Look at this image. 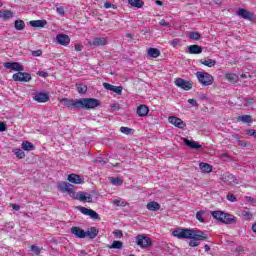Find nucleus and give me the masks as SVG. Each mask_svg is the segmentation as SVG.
Instances as JSON below:
<instances>
[{
	"instance_id": "obj_1",
	"label": "nucleus",
	"mask_w": 256,
	"mask_h": 256,
	"mask_svg": "<svg viewBox=\"0 0 256 256\" xmlns=\"http://www.w3.org/2000/svg\"><path fill=\"white\" fill-rule=\"evenodd\" d=\"M172 235L173 237H177V239H190V247H199L200 241H205V239H209L207 233L201 230L193 229L178 228L172 232Z\"/></svg>"
},
{
	"instance_id": "obj_2",
	"label": "nucleus",
	"mask_w": 256,
	"mask_h": 256,
	"mask_svg": "<svg viewBox=\"0 0 256 256\" xmlns=\"http://www.w3.org/2000/svg\"><path fill=\"white\" fill-rule=\"evenodd\" d=\"M58 101L68 109H95V107H99V100L95 98H80L77 100L59 98Z\"/></svg>"
},
{
	"instance_id": "obj_3",
	"label": "nucleus",
	"mask_w": 256,
	"mask_h": 256,
	"mask_svg": "<svg viewBox=\"0 0 256 256\" xmlns=\"http://www.w3.org/2000/svg\"><path fill=\"white\" fill-rule=\"evenodd\" d=\"M58 190L61 193H66L69 197L76 199L77 201H85L86 203L93 202V196H91V194L83 191L75 192V186L68 182H60L58 184Z\"/></svg>"
},
{
	"instance_id": "obj_4",
	"label": "nucleus",
	"mask_w": 256,
	"mask_h": 256,
	"mask_svg": "<svg viewBox=\"0 0 256 256\" xmlns=\"http://www.w3.org/2000/svg\"><path fill=\"white\" fill-rule=\"evenodd\" d=\"M196 77L199 83H201V85H204V87H209V85H213V75L207 72H196Z\"/></svg>"
},
{
	"instance_id": "obj_5",
	"label": "nucleus",
	"mask_w": 256,
	"mask_h": 256,
	"mask_svg": "<svg viewBox=\"0 0 256 256\" xmlns=\"http://www.w3.org/2000/svg\"><path fill=\"white\" fill-rule=\"evenodd\" d=\"M151 243V238L143 234L136 236V244L142 249H147L151 245Z\"/></svg>"
},
{
	"instance_id": "obj_6",
	"label": "nucleus",
	"mask_w": 256,
	"mask_h": 256,
	"mask_svg": "<svg viewBox=\"0 0 256 256\" xmlns=\"http://www.w3.org/2000/svg\"><path fill=\"white\" fill-rule=\"evenodd\" d=\"M176 87L183 89L184 91H191L193 89V84L183 78H176L174 81Z\"/></svg>"
},
{
	"instance_id": "obj_7",
	"label": "nucleus",
	"mask_w": 256,
	"mask_h": 256,
	"mask_svg": "<svg viewBox=\"0 0 256 256\" xmlns=\"http://www.w3.org/2000/svg\"><path fill=\"white\" fill-rule=\"evenodd\" d=\"M12 79L14 81H19L20 83H29L31 81V74L27 72H18L13 74Z\"/></svg>"
},
{
	"instance_id": "obj_8",
	"label": "nucleus",
	"mask_w": 256,
	"mask_h": 256,
	"mask_svg": "<svg viewBox=\"0 0 256 256\" xmlns=\"http://www.w3.org/2000/svg\"><path fill=\"white\" fill-rule=\"evenodd\" d=\"M220 179L225 185H239V179L233 174H223Z\"/></svg>"
},
{
	"instance_id": "obj_9",
	"label": "nucleus",
	"mask_w": 256,
	"mask_h": 256,
	"mask_svg": "<svg viewBox=\"0 0 256 256\" xmlns=\"http://www.w3.org/2000/svg\"><path fill=\"white\" fill-rule=\"evenodd\" d=\"M168 122L178 129H185V127H187V124L181 118L176 116H169Z\"/></svg>"
},
{
	"instance_id": "obj_10",
	"label": "nucleus",
	"mask_w": 256,
	"mask_h": 256,
	"mask_svg": "<svg viewBox=\"0 0 256 256\" xmlns=\"http://www.w3.org/2000/svg\"><path fill=\"white\" fill-rule=\"evenodd\" d=\"M109 41L105 37H96L93 41H88L89 47H105Z\"/></svg>"
},
{
	"instance_id": "obj_11",
	"label": "nucleus",
	"mask_w": 256,
	"mask_h": 256,
	"mask_svg": "<svg viewBox=\"0 0 256 256\" xmlns=\"http://www.w3.org/2000/svg\"><path fill=\"white\" fill-rule=\"evenodd\" d=\"M3 65L5 69H10V71H17L18 73H20V71H25V67L19 62H6Z\"/></svg>"
},
{
	"instance_id": "obj_12",
	"label": "nucleus",
	"mask_w": 256,
	"mask_h": 256,
	"mask_svg": "<svg viewBox=\"0 0 256 256\" xmlns=\"http://www.w3.org/2000/svg\"><path fill=\"white\" fill-rule=\"evenodd\" d=\"M67 181H69V183H73L74 185H83L85 183V179H83V177H81L79 174H69Z\"/></svg>"
},
{
	"instance_id": "obj_13",
	"label": "nucleus",
	"mask_w": 256,
	"mask_h": 256,
	"mask_svg": "<svg viewBox=\"0 0 256 256\" xmlns=\"http://www.w3.org/2000/svg\"><path fill=\"white\" fill-rule=\"evenodd\" d=\"M78 211L82 213L83 215H87L91 219H99V214L95 212L93 209H88L86 207H79Z\"/></svg>"
},
{
	"instance_id": "obj_14",
	"label": "nucleus",
	"mask_w": 256,
	"mask_h": 256,
	"mask_svg": "<svg viewBox=\"0 0 256 256\" xmlns=\"http://www.w3.org/2000/svg\"><path fill=\"white\" fill-rule=\"evenodd\" d=\"M56 41L59 45H63V47H67L69 43H71V38L66 34H58L56 36Z\"/></svg>"
},
{
	"instance_id": "obj_15",
	"label": "nucleus",
	"mask_w": 256,
	"mask_h": 256,
	"mask_svg": "<svg viewBox=\"0 0 256 256\" xmlns=\"http://www.w3.org/2000/svg\"><path fill=\"white\" fill-rule=\"evenodd\" d=\"M72 235L76 237V239H85V230H83L81 227L73 226L70 230Z\"/></svg>"
},
{
	"instance_id": "obj_16",
	"label": "nucleus",
	"mask_w": 256,
	"mask_h": 256,
	"mask_svg": "<svg viewBox=\"0 0 256 256\" xmlns=\"http://www.w3.org/2000/svg\"><path fill=\"white\" fill-rule=\"evenodd\" d=\"M103 87L108 91H113V93H117V95H121V93H123V86H113L112 84L104 82Z\"/></svg>"
},
{
	"instance_id": "obj_17",
	"label": "nucleus",
	"mask_w": 256,
	"mask_h": 256,
	"mask_svg": "<svg viewBox=\"0 0 256 256\" xmlns=\"http://www.w3.org/2000/svg\"><path fill=\"white\" fill-rule=\"evenodd\" d=\"M33 99L37 101V103H47V101H49V94L39 92L34 95Z\"/></svg>"
},
{
	"instance_id": "obj_18",
	"label": "nucleus",
	"mask_w": 256,
	"mask_h": 256,
	"mask_svg": "<svg viewBox=\"0 0 256 256\" xmlns=\"http://www.w3.org/2000/svg\"><path fill=\"white\" fill-rule=\"evenodd\" d=\"M236 221L237 217L233 216V214L224 213L221 223H224L225 225H233V223H236Z\"/></svg>"
},
{
	"instance_id": "obj_19",
	"label": "nucleus",
	"mask_w": 256,
	"mask_h": 256,
	"mask_svg": "<svg viewBox=\"0 0 256 256\" xmlns=\"http://www.w3.org/2000/svg\"><path fill=\"white\" fill-rule=\"evenodd\" d=\"M236 15H238V17H242V19H247L248 21L253 19V14L243 8L238 9Z\"/></svg>"
},
{
	"instance_id": "obj_20",
	"label": "nucleus",
	"mask_w": 256,
	"mask_h": 256,
	"mask_svg": "<svg viewBox=\"0 0 256 256\" xmlns=\"http://www.w3.org/2000/svg\"><path fill=\"white\" fill-rule=\"evenodd\" d=\"M15 14L11 10H0V19L2 21H9V19H13Z\"/></svg>"
},
{
	"instance_id": "obj_21",
	"label": "nucleus",
	"mask_w": 256,
	"mask_h": 256,
	"mask_svg": "<svg viewBox=\"0 0 256 256\" xmlns=\"http://www.w3.org/2000/svg\"><path fill=\"white\" fill-rule=\"evenodd\" d=\"M239 215L242 217V219H244V221H251V219H253V214L248 208L240 210Z\"/></svg>"
},
{
	"instance_id": "obj_22",
	"label": "nucleus",
	"mask_w": 256,
	"mask_h": 256,
	"mask_svg": "<svg viewBox=\"0 0 256 256\" xmlns=\"http://www.w3.org/2000/svg\"><path fill=\"white\" fill-rule=\"evenodd\" d=\"M99 235V230L96 227L88 228L87 231H85V237H88V239H95Z\"/></svg>"
},
{
	"instance_id": "obj_23",
	"label": "nucleus",
	"mask_w": 256,
	"mask_h": 256,
	"mask_svg": "<svg viewBox=\"0 0 256 256\" xmlns=\"http://www.w3.org/2000/svg\"><path fill=\"white\" fill-rule=\"evenodd\" d=\"M136 113L139 117H147V115H149V107H147V105H140L138 106Z\"/></svg>"
},
{
	"instance_id": "obj_24",
	"label": "nucleus",
	"mask_w": 256,
	"mask_h": 256,
	"mask_svg": "<svg viewBox=\"0 0 256 256\" xmlns=\"http://www.w3.org/2000/svg\"><path fill=\"white\" fill-rule=\"evenodd\" d=\"M188 51L191 55H199L201 53H203V48L199 45H190L188 47Z\"/></svg>"
},
{
	"instance_id": "obj_25",
	"label": "nucleus",
	"mask_w": 256,
	"mask_h": 256,
	"mask_svg": "<svg viewBox=\"0 0 256 256\" xmlns=\"http://www.w3.org/2000/svg\"><path fill=\"white\" fill-rule=\"evenodd\" d=\"M146 209H148V211H159V209H161V204L158 202L152 201L146 205Z\"/></svg>"
},
{
	"instance_id": "obj_26",
	"label": "nucleus",
	"mask_w": 256,
	"mask_h": 256,
	"mask_svg": "<svg viewBox=\"0 0 256 256\" xmlns=\"http://www.w3.org/2000/svg\"><path fill=\"white\" fill-rule=\"evenodd\" d=\"M184 143L185 145H187V147H190L191 149H201V145L196 141L185 138Z\"/></svg>"
},
{
	"instance_id": "obj_27",
	"label": "nucleus",
	"mask_w": 256,
	"mask_h": 256,
	"mask_svg": "<svg viewBox=\"0 0 256 256\" xmlns=\"http://www.w3.org/2000/svg\"><path fill=\"white\" fill-rule=\"evenodd\" d=\"M211 215L214 219H216V221H219L221 223V221H223V217L225 215V212L220 211V210H216V211H212Z\"/></svg>"
},
{
	"instance_id": "obj_28",
	"label": "nucleus",
	"mask_w": 256,
	"mask_h": 256,
	"mask_svg": "<svg viewBox=\"0 0 256 256\" xmlns=\"http://www.w3.org/2000/svg\"><path fill=\"white\" fill-rule=\"evenodd\" d=\"M148 57H152L153 59H157L159 55H161V51L157 48H149L147 51Z\"/></svg>"
},
{
	"instance_id": "obj_29",
	"label": "nucleus",
	"mask_w": 256,
	"mask_h": 256,
	"mask_svg": "<svg viewBox=\"0 0 256 256\" xmlns=\"http://www.w3.org/2000/svg\"><path fill=\"white\" fill-rule=\"evenodd\" d=\"M23 151H35V145L29 141H24L22 142L21 145Z\"/></svg>"
},
{
	"instance_id": "obj_30",
	"label": "nucleus",
	"mask_w": 256,
	"mask_h": 256,
	"mask_svg": "<svg viewBox=\"0 0 256 256\" xmlns=\"http://www.w3.org/2000/svg\"><path fill=\"white\" fill-rule=\"evenodd\" d=\"M225 79L230 83H237V81H239V76L235 73H227L225 74Z\"/></svg>"
},
{
	"instance_id": "obj_31",
	"label": "nucleus",
	"mask_w": 256,
	"mask_h": 256,
	"mask_svg": "<svg viewBox=\"0 0 256 256\" xmlns=\"http://www.w3.org/2000/svg\"><path fill=\"white\" fill-rule=\"evenodd\" d=\"M31 27H45L47 25V20H32L30 21Z\"/></svg>"
},
{
	"instance_id": "obj_32",
	"label": "nucleus",
	"mask_w": 256,
	"mask_h": 256,
	"mask_svg": "<svg viewBox=\"0 0 256 256\" xmlns=\"http://www.w3.org/2000/svg\"><path fill=\"white\" fill-rule=\"evenodd\" d=\"M201 65H205V67H215L217 65V61L213 59H205V60H200Z\"/></svg>"
},
{
	"instance_id": "obj_33",
	"label": "nucleus",
	"mask_w": 256,
	"mask_h": 256,
	"mask_svg": "<svg viewBox=\"0 0 256 256\" xmlns=\"http://www.w3.org/2000/svg\"><path fill=\"white\" fill-rule=\"evenodd\" d=\"M131 7H136V9H141L144 5L143 0H128Z\"/></svg>"
},
{
	"instance_id": "obj_34",
	"label": "nucleus",
	"mask_w": 256,
	"mask_h": 256,
	"mask_svg": "<svg viewBox=\"0 0 256 256\" xmlns=\"http://www.w3.org/2000/svg\"><path fill=\"white\" fill-rule=\"evenodd\" d=\"M200 169L202 173H211L213 171V167L207 163H200Z\"/></svg>"
},
{
	"instance_id": "obj_35",
	"label": "nucleus",
	"mask_w": 256,
	"mask_h": 256,
	"mask_svg": "<svg viewBox=\"0 0 256 256\" xmlns=\"http://www.w3.org/2000/svg\"><path fill=\"white\" fill-rule=\"evenodd\" d=\"M14 27L17 31H23V29H25V22L23 20H16Z\"/></svg>"
},
{
	"instance_id": "obj_36",
	"label": "nucleus",
	"mask_w": 256,
	"mask_h": 256,
	"mask_svg": "<svg viewBox=\"0 0 256 256\" xmlns=\"http://www.w3.org/2000/svg\"><path fill=\"white\" fill-rule=\"evenodd\" d=\"M238 121H242V123H253V118H251V115H242L238 117Z\"/></svg>"
},
{
	"instance_id": "obj_37",
	"label": "nucleus",
	"mask_w": 256,
	"mask_h": 256,
	"mask_svg": "<svg viewBox=\"0 0 256 256\" xmlns=\"http://www.w3.org/2000/svg\"><path fill=\"white\" fill-rule=\"evenodd\" d=\"M188 37L193 41H199L201 39V34L198 32H188Z\"/></svg>"
},
{
	"instance_id": "obj_38",
	"label": "nucleus",
	"mask_w": 256,
	"mask_h": 256,
	"mask_svg": "<svg viewBox=\"0 0 256 256\" xmlns=\"http://www.w3.org/2000/svg\"><path fill=\"white\" fill-rule=\"evenodd\" d=\"M76 89L78 93L85 94L87 93V85L85 84H76Z\"/></svg>"
},
{
	"instance_id": "obj_39",
	"label": "nucleus",
	"mask_w": 256,
	"mask_h": 256,
	"mask_svg": "<svg viewBox=\"0 0 256 256\" xmlns=\"http://www.w3.org/2000/svg\"><path fill=\"white\" fill-rule=\"evenodd\" d=\"M13 152L15 153L18 159H25V152L21 149H14Z\"/></svg>"
},
{
	"instance_id": "obj_40",
	"label": "nucleus",
	"mask_w": 256,
	"mask_h": 256,
	"mask_svg": "<svg viewBox=\"0 0 256 256\" xmlns=\"http://www.w3.org/2000/svg\"><path fill=\"white\" fill-rule=\"evenodd\" d=\"M112 185H115L116 187H119L123 185V179L121 178H111Z\"/></svg>"
},
{
	"instance_id": "obj_41",
	"label": "nucleus",
	"mask_w": 256,
	"mask_h": 256,
	"mask_svg": "<svg viewBox=\"0 0 256 256\" xmlns=\"http://www.w3.org/2000/svg\"><path fill=\"white\" fill-rule=\"evenodd\" d=\"M123 247V242L121 241H114L110 246V249H121Z\"/></svg>"
},
{
	"instance_id": "obj_42",
	"label": "nucleus",
	"mask_w": 256,
	"mask_h": 256,
	"mask_svg": "<svg viewBox=\"0 0 256 256\" xmlns=\"http://www.w3.org/2000/svg\"><path fill=\"white\" fill-rule=\"evenodd\" d=\"M133 129L129 128V127H125V126H122L120 128V132L123 133L124 135H131Z\"/></svg>"
},
{
	"instance_id": "obj_43",
	"label": "nucleus",
	"mask_w": 256,
	"mask_h": 256,
	"mask_svg": "<svg viewBox=\"0 0 256 256\" xmlns=\"http://www.w3.org/2000/svg\"><path fill=\"white\" fill-rule=\"evenodd\" d=\"M203 215H205V211L200 210L196 213V219L200 221V223H203L205 219H203Z\"/></svg>"
},
{
	"instance_id": "obj_44",
	"label": "nucleus",
	"mask_w": 256,
	"mask_h": 256,
	"mask_svg": "<svg viewBox=\"0 0 256 256\" xmlns=\"http://www.w3.org/2000/svg\"><path fill=\"white\" fill-rule=\"evenodd\" d=\"M113 205H115L116 207H125V205H127V203L125 201H121V200H113Z\"/></svg>"
},
{
	"instance_id": "obj_45",
	"label": "nucleus",
	"mask_w": 256,
	"mask_h": 256,
	"mask_svg": "<svg viewBox=\"0 0 256 256\" xmlns=\"http://www.w3.org/2000/svg\"><path fill=\"white\" fill-rule=\"evenodd\" d=\"M56 12L58 13V15H60V17H64L65 16V8H63L62 6L58 7L56 9Z\"/></svg>"
},
{
	"instance_id": "obj_46",
	"label": "nucleus",
	"mask_w": 256,
	"mask_h": 256,
	"mask_svg": "<svg viewBox=\"0 0 256 256\" xmlns=\"http://www.w3.org/2000/svg\"><path fill=\"white\" fill-rule=\"evenodd\" d=\"M31 251H33V253H35V255H39V253H41V249H39L37 246L32 245L31 246Z\"/></svg>"
},
{
	"instance_id": "obj_47",
	"label": "nucleus",
	"mask_w": 256,
	"mask_h": 256,
	"mask_svg": "<svg viewBox=\"0 0 256 256\" xmlns=\"http://www.w3.org/2000/svg\"><path fill=\"white\" fill-rule=\"evenodd\" d=\"M180 44H181V40L179 38L173 39L171 41L172 47H177V45H180Z\"/></svg>"
},
{
	"instance_id": "obj_48",
	"label": "nucleus",
	"mask_w": 256,
	"mask_h": 256,
	"mask_svg": "<svg viewBox=\"0 0 256 256\" xmlns=\"http://www.w3.org/2000/svg\"><path fill=\"white\" fill-rule=\"evenodd\" d=\"M32 55H33V57H41V55H43V51L34 50V51H32Z\"/></svg>"
},
{
	"instance_id": "obj_49",
	"label": "nucleus",
	"mask_w": 256,
	"mask_h": 256,
	"mask_svg": "<svg viewBox=\"0 0 256 256\" xmlns=\"http://www.w3.org/2000/svg\"><path fill=\"white\" fill-rule=\"evenodd\" d=\"M227 199H228V201H230L231 203H235V201H237V197H235V195H233V194H229V195L227 196Z\"/></svg>"
},
{
	"instance_id": "obj_50",
	"label": "nucleus",
	"mask_w": 256,
	"mask_h": 256,
	"mask_svg": "<svg viewBox=\"0 0 256 256\" xmlns=\"http://www.w3.org/2000/svg\"><path fill=\"white\" fill-rule=\"evenodd\" d=\"M188 103L192 105L193 107H199V104L197 103V100L195 99H189Z\"/></svg>"
},
{
	"instance_id": "obj_51",
	"label": "nucleus",
	"mask_w": 256,
	"mask_h": 256,
	"mask_svg": "<svg viewBox=\"0 0 256 256\" xmlns=\"http://www.w3.org/2000/svg\"><path fill=\"white\" fill-rule=\"evenodd\" d=\"M114 235L118 239H121V237H123V232L121 230H116V231H114Z\"/></svg>"
},
{
	"instance_id": "obj_52",
	"label": "nucleus",
	"mask_w": 256,
	"mask_h": 256,
	"mask_svg": "<svg viewBox=\"0 0 256 256\" xmlns=\"http://www.w3.org/2000/svg\"><path fill=\"white\" fill-rule=\"evenodd\" d=\"M74 49H75V51H83V45L82 44H75Z\"/></svg>"
},
{
	"instance_id": "obj_53",
	"label": "nucleus",
	"mask_w": 256,
	"mask_h": 256,
	"mask_svg": "<svg viewBox=\"0 0 256 256\" xmlns=\"http://www.w3.org/2000/svg\"><path fill=\"white\" fill-rule=\"evenodd\" d=\"M0 131L1 132L7 131V125L3 122H0Z\"/></svg>"
},
{
	"instance_id": "obj_54",
	"label": "nucleus",
	"mask_w": 256,
	"mask_h": 256,
	"mask_svg": "<svg viewBox=\"0 0 256 256\" xmlns=\"http://www.w3.org/2000/svg\"><path fill=\"white\" fill-rule=\"evenodd\" d=\"M256 131L254 129L247 130V135H250V137H254Z\"/></svg>"
},
{
	"instance_id": "obj_55",
	"label": "nucleus",
	"mask_w": 256,
	"mask_h": 256,
	"mask_svg": "<svg viewBox=\"0 0 256 256\" xmlns=\"http://www.w3.org/2000/svg\"><path fill=\"white\" fill-rule=\"evenodd\" d=\"M12 209L14 211H19V209H21V206H19V204H12Z\"/></svg>"
},
{
	"instance_id": "obj_56",
	"label": "nucleus",
	"mask_w": 256,
	"mask_h": 256,
	"mask_svg": "<svg viewBox=\"0 0 256 256\" xmlns=\"http://www.w3.org/2000/svg\"><path fill=\"white\" fill-rule=\"evenodd\" d=\"M238 145H240V147H246L247 146V142L241 141V140L238 139Z\"/></svg>"
},
{
	"instance_id": "obj_57",
	"label": "nucleus",
	"mask_w": 256,
	"mask_h": 256,
	"mask_svg": "<svg viewBox=\"0 0 256 256\" xmlns=\"http://www.w3.org/2000/svg\"><path fill=\"white\" fill-rule=\"evenodd\" d=\"M246 201H248V203H253L255 201V199L251 196L246 197Z\"/></svg>"
},
{
	"instance_id": "obj_58",
	"label": "nucleus",
	"mask_w": 256,
	"mask_h": 256,
	"mask_svg": "<svg viewBox=\"0 0 256 256\" xmlns=\"http://www.w3.org/2000/svg\"><path fill=\"white\" fill-rule=\"evenodd\" d=\"M38 75H39L40 77H47V76H48L47 72H44V71L39 72Z\"/></svg>"
},
{
	"instance_id": "obj_59",
	"label": "nucleus",
	"mask_w": 256,
	"mask_h": 256,
	"mask_svg": "<svg viewBox=\"0 0 256 256\" xmlns=\"http://www.w3.org/2000/svg\"><path fill=\"white\" fill-rule=\"evenodd\" d=\"M95 163H103V164H105V163H107V160L97 159V160H95Z\"/></svg>"
},
{
	"instance_id": "obj_60",
	"label": "nucleus",
	"mask_w": 256,
	"mask_h": 256,
	"mask_svg": "<svg viewBox=\"0 0 256 256\" xmlns=\"http://www.w3.org/2000/svg\"><path fill=\"white\" fill-rule=\"evenodd\" d=\"M160 25H162V27H167L169 25V23L162 20V21H160Z\"/></svg>"
},
{
	"instance_id": "obj_61",
	"label": "nucleus",
	"mask_w": 256,
	"mask_h": 256,
	"mask_svg": "<svg viewBox=\"0 0 256 256\" xmlns=\"http://www.w3.org/2000/svg\"><path fill=\"white\" fill-rule=\"evenodd\" d=\"M104 7H105V9L111 8V3H109V2L104 3Z\"/></svg>"
},
{
	"instance_id": "obj_62",
	"label": "nucleus",
	"mask_w": 256,
	"mask_h": 256,
	"mask_svg": "<svg viewBox=\"0 0 256 256\" xmlns=\"http://www.w3.org/2000/svg\"><path fill=\"white\" fill-rule=\"evenodd\" d=\"M204 249H205V251H211V247H209V245H205Z\"/></svg>"
},
{
	"instance_id": "obj_63",
	"label": "nucleus",
	"mask_w": 256,
	"mask_h": 256,
	"mask_svg": "<svg viewBox=\"0 0 256 256\" xmlns=\"http://www.w3.org/2000/svg\"><path fill=\"white\" fill-rule=\"evenodd\" d=\"M252 231L256 233V223L252 225Z\"/></svg>"
},
{
	"instance_id": "obj_64",
	"label": "nucleus",
	"mask_w": 256,
	"mask_h": 256,
	"mask_svg": "<svg viewBox=\"0 0 256 256\" xmlns=\"http://www.w3.org/2000/svg\"><path fill=\"white\" fill-rule=\"evenodd\" d=\"M156 5L163 6V2H162V1H160V0H157V1H156Z\"/></svg>"
}]
</instances>
